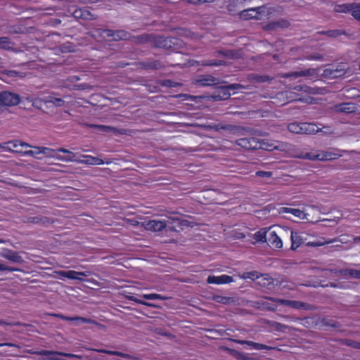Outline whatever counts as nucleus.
<instances>
[{
    "instance_id": "f257e3e1",
    "label": "nucleus",
    "mask_w": 360,
    "mask_h": 360,
    "mask_svg": "<svg viewBox=\"0 0 360 360\" xmlns=\"http://www.w3.org/2000/svg\"><path fill=\"white\" fill-rule=\"evenodd\" d=\"M285 236V229L279 226H271L263 228L253 235L254 241L252 244L257 243H265L269 247L283 248V240L281 238Z\"/></svg>"
},
{
    "instance_id": "f03ea898",
    "label": "nucleus",
    "mask_w": 360,
    "mask_h": 360,
    "mask_svg": "<svg viewBox=\"0 0 360 360\" xmlns=\"http://www.w3.org/2000/svg\"><path fill=\"white\" fill-rule=\"evenodd\" d=\"M285 236L290 237L291 247L299 248L300 246L319 247L329 244L330 240L326 238L315 236L306 231H294L290 229H285Z\"/></svg>"
},
{
    "instance_id": "7ed1b4c3",
    "label": "nucleus",
    "mask_w": 360,
    "mask_h": 360,
    "mask_svg": "<svg viewBox=\"0 0 360 360\" xmlns=\"http://www.w3.org/2000/svg\"><path fill=\"white\" fill-rule=\"evenodd\" d=\"M152 46L175 51L182 47V41L176 37L154 34Z\"/></svg>"
},
{
    "instance_id": "20e7f679",
    "label": "nucleus",
    "mask_w": 360,
    "mask_h": 360,
    "mask_svg": "<svg viewBox=\"0 0 360 360\" xmlns=\"http://www.w3.org/2000/svg\"><path fill=\"white\" fill-rule=\"evenodd\" d=\"M20 101L18 94L7 91L0 93V106H14L18 105Z\"/></svg>"
},
{
    "instance_id": "39448f33",
    "label": "nucleus",
    "mask_w": 360,
    "mask_h": 360,
    "mask_svg": "<svg viewBox=\"0 0 360 360\" xmlns=\"http://www.w3.org/2000/svg\"><path fill=\"white\" fill-rule=\"evenodd\" d=\"M224 83H221L214 86L213 93L208 96L210 100L214 101H223L229 98L231 96L230 92H228L226 85H223Z\"/></svg>"
},
{
    "instance_id": "423d86ee",
    "label": "nucleus",
    "mask_w": 360,
    "mask_h": 360,
    "mask_svg": "<svg viewBox=\"0 0 360 360\" xmlns=\"http://www.w3.org/2000/svg\"><path fill=\"white\" fill-rule=\"evenodd\" d=\"M141 226L147 231L158 233L167 229V224L166 221L152 219L142 222Z\"/></svg>"
},
{
    "instance_id": "0eeeda50",
    "label": "nucleus",
    "mask_w": 360,
    "mask_h": 360,
    "mask_svg": "<svg viewBox=\"0 0 360 360\" xmlns=\"http://www.w3.org/2000/svg\"><path fill=\"white\" fill-rule=\"evenodd\" d=\"M207 128L214 130L215 131L225 130L230 131L232 134H242V132L245 130L244 127L240 126L224 124H210Z\"/></svg>"
},
{
    "instance_id": "6e6552de",
    "label": "nucleus",
    "mask_w": 360,
    "mask_h": 360,
    "mask_svg": "<svg viewBox=\"0 0 360 360\" xmlns=\"http://www.w3.org/2000/svg\"><path fill=\"white\" fill-rule=\"evenodd\" d=\"M347 72V68L345 65H339L336 68H328L323 70V75L325 77L335 79L345 75Z\"/></svg>"
},
{
    "instance_id": "1a4fd4ad",
    "label": "nucleus",
    "mask_w": 360,
    "mask_h": 360,
    "mask_svg": "<svg viewBox=\"0 0 360 360\" xmlns=\"http://www.w3.org/2000/svg\"><path fill=\"white\" fill-rule=\"evenodd\" d=\"M268 299L278 304L288 306V307H290L293 309H301L306 308L305 307L306 303L300 302V301L289 300L275 298V297H269Z\"/></svg>"
},
{
    "instance_id": "9d476101",
    "label": "nucleus",
    "mask_w": 360,
    "mask_h": 360,
    "mask_svg": "<svg viewBox=\"0 0 360 360\" xmlns=\"http://www.w3.org/2000/svg\"><path fill=\"white\" fill-rule=\"evenodd\" d=\"M300 158H302L304 159L312 160H319L324 161V160H331L337 159L338 155L335 153H332L330 152H325V153H322L321 154H317V155H313L310 153H307L304 155L300 156Z\"/></svg>"
},
{
    "instance_id": "9b49d317",
    "label": "nucleus",
    "mask_w": 360,
    "mask_h": 360,
    "mask_svg": "<svg viewBox=\"0 0 360 360\" xmlns=\"http://www.w3.org/2000/svg\"><path fill=\"white\" fill-rule=\"evenodd\" d=\"M237 144L246 150H255L261 148L255 138H243L237 141Z\"/></svg>"
},
{
    "instance_id": "f8f14e48",
    "label": "nucleus",
    "mask_w": 360,
    "mask_h": 360,
    "mask_svg": "<svg viewBox=\"0 0 360 360\" xmlns=\"http://www.w3.org/2000/svg\"><path fill=\"white\" fill-rule=\"evenodd\" d=\"M58 275L69 279L72 280H78L80 281H83L84 279L80 277V276L87 277L90 275L89 271H76L73 270H69V271H60L58 272Z\"/></svg>"
},
{
    "instance_id": "ddd939ff",
    "label": "nucleus",
    "mask_w": 360,
    "mask_h": 360,
    "mask_svg": "<svg viewBox=\"0 0 360 360\" xmlns=\"http://www.w3.org/2000/svg\"><path fill=\"white\" fill-rule=\"evenodd\" d=\"M140 68L149 70H160L165 67V65L160 60L148 59L146 61H141L139 63Z\"/></svg>"
},
{
    "instance_id": "4468645a",
    "label": "nucleus",
    "mask_w": 360,
    "mask_h": 360,
    "mask_svg": "<svg viewBox=\"0 0 360 360\" xmlns=\"http://www.w3.org/2000/svg\"><path fill=\"white\" fill-rule=\"evenodd\" d=\"M0 255L13 263L22 264L24 262L19 252L10 249H4V252H1Z\"/></svg>"
},
{
    "instance_id": "2eb2a0df",
    "label": "nucleus",
    "mask_w": 360,
    "mask_h": 360,
    "mask_svg": "<svg viewBox=\"0 0 360 360\" xmlns=\"http://www.w3.org/2000/svg\"><path fill=\"white\" fill-rule=\"evenodd\" d=\"M221 83H226V82H220L218 78L212 75H204L197 80V84L202 86H212L219 84Z\"/></svg>"
},
{
    "instance_id": "dca6fc26",
    "label": "nucleus",
    "mask_w": 360,
    "mask_h": 360,
    "mask_svg": "<svg viewBox=\"0 0 360 360\" xmlns=\"http://www.w3.org/2000/svg\"><path fill=\"white\" fill-rule=\"evenodd\" d=\"M237 343L244 345H248L250 346L252 348L257 349V350H262V349H266V350H275L276 349V347L269 346L266 345L262 343L255 342L250 340H238L236 341Z\"/></svg>"
},
{
    "instance_id": "f3484780",
    "label": "nucleus",
    "mask_w": 360,
    "mask_h": 360,
    "mask_svg": "<svg viewBox=\"0 0 360 360\" xmlns=\"http://www.w3.org/2000/svg\"><path fill=\"white\" fill-rule=\"evenodd\" d=\"M330 271L335 274H338L345 277L360 279V270L354 269H342L340 270L331 269Z\"/></svg>"
},
{
    "instance_id": "a211bd4d",
    "label": "nucleus",
    "mask_w": 360,
    "mask_h": 360,
    "mask_svg": "<svg viewBox=\"0 0 360 360\" xmlns=\"http://www.w3.org/2000/svg\"><path fill=\"white\" fill-rule=\"evenodd\" d=\"M334 109L336 112H344L347 114L356 112L357 110L356 105L354 103H342L335 105Z\"/></svg>"
},
{
    "instance_id": "6ab92c4d",
    "label": "nucleus",
    "mask_w": 360,
    "mask_h": 360,
    "mask_svg": "<svg viewBox=\"0 0 360 360\" xmlns=\"http://www.w3.org/2000/svg\"><path fill=\"white\" fill-rule=\"evenodd\" d=\"M232 281L233 278L226 274H223L221 276H210L207 278V283L211 284H226Z\"/></svg>"
},
{
    "instance_id": "aec40b11",
    "label": "nucleus",
    "mask_w": 360,
    "mask_h": 360,
    "mask_svg": "<svg viewBox=\"0 0 360 360\" xmlns=\"http://www.w3.org/2000/svg\"><path fill=\"white\" fill-rule=\"evenodd\" d=\"M153 34H143L138 36H134L131 34V41L136 45L144 44L147 43H150L152 45L153 41Z\"/></svg>"
},
{
    "instance_id": "412c9836",
    "label": "nucleus",
    "mask_w": 360,
    "mask_h": 360,
    "mask_svg": "<svg viewBox=\"0 0 360 360\" xmlns=\"http://www.w3.org/2000/svg\"><path fill=\"white\" fill-rule=\"evenodd\" d=\"M60 318L65 321H75L77 324L81 323H91L97 324V322L91 319L81 317V316H67L64 315H59Z\"/></svg>"
},
{
    "instance_id": "4be33fe9",
    "label": "nucleus",
    "mask_w": 360,
    "mask_h": 360,
    "mask_svg": "<svg viewBox=\"0 0 360 360\" xmlns=\"http://www.w3.org/2000/svg\"><path fill=\"white\" fill-rule=\"evenodd\" d=\"M279 213L280 214L290 213L298 219H307V217H306L307 214L304 212V211L299 210V209L289 208V207H281Z\"/></svg>"
},
{
    "instance_id": "5701e85b",
    "label": "nucleus",
    "mask_w": 360,
    "mask_h": 360,
    "mask_svg": "<svg viewBox=\"0 0 360 360\" xmlns=\"http://www.w3.org/2000/svg\"><path fill=\"white\" fill-rule=\"evenodd\" d=\"M56 151L68 154L65 156H62V155H57L56 156V159H58L59 160H61V161H65V162L75 161V154L73 153L72 152L70 151L69 150L65 149L64 148H59Z\"/></svg>"
},
{
    "instance_id": "b1692460",
    "label": "nucleus",
    "mask_w": 360,
    "mask_h": 360,
    "mask_svg": "<svg viewBox=\"0 0 360 360\" xmlns=\"http://www.w3.org/2000/svg\"><path fill=\"white\" fill-rule=\"evenodd\" d=\"M91 127L96 128L99 129L101 131L105 132H114L115 134H126L127 130L124 129H117L110 126H105V125H96L93 124L91 125Z\"/></svg>"
},
{
    "instance_id": "393cba45",
    "label": "nucleus",
    "mask_w": 360,
    "mask_h": 360,
    "mask_svg": "<svg viewBox=\"0 0 360 360\" xmlns=\"http://www.w3.org/2000/svg\"><path fill=\"white\" fill-rule=\"evenodd\" d=\"M258 283L268 289H271L274 284V279L269 274H260Z\"/></svg>"
},
{
    "instance_id": "a878e982",
    "label": "nucleus",
    "mask_w": 360,
    "mask_h": 360,
    "mask_svg": "<svg viewBox=\"0 0 360 360\" xmlns=\"http://www.w3.org/2000/svg\"><path fill=\"white\" fill-rule=\"evenodd\" d=\"M82 157L84 158V160H78V162L80 163L91 165H101L104 164V161L97 157H93L91 155H83Z\"/></svg>"
},
{
    "instance_id": "bb28decb",
    "label": "nucleus",
    "mask_w": 360,
    "mask_h": 360,
    "mask_svg": "<svg viewBox=\"0 0 360 360\" xmlns=\"http://www.w3.org/2000/svg\"><path fill=\"white\" fill-rule=\"evenodd\" d=\"M37 354H38L39 355H41V356L60 355V356H63L65 357H69V358L77 357V355L70 354V353L56 352V351H51V350H46V349H42V350L37 352Z\"/></svg>"
},
{
    "instance_id": "cd10ccee",
    "label": "nucleus",
    "mask_w": 360,
    "mask_h": 360,
    "mask_svg": "<svg viewBox=\"0 0 360 360\" xmlns=\"http://www.w3.org/2000/svg\"><path fill=\"white\" fill-rule=\"evenodd\" d=\"M131 34L124 30H117L115 34V41H131Z\"/></svg>"
},
{
    "instance_id": "c85d7f7f",
    "label": "nucleus",
    "mask_w": 360,
    "mask_h": 360,
    "mask_svg": "<svg viewBox=\"0 0 360 360\" xmlns=\"http://www.w3.org/2000/svg\"><path fill=\"white\" fill-rule=\"evenodd\" d=\"M216 54L218 56H223L228 59L237 58H238V53L234 50L223 49L216 51Z\"/></svg>"
},
{
    "instance_id": "c756f323",
    "label": "nucleus",
    "mask_w": 360,
    "mask_h": 360,
    "mask_svg": "<svg viewBox=\"0 0 360 360\" xmlns=\"http://www.w3.org/2000/svg\"><path fill=\"white\" fill-rule=\"evenodd\" d=\"M45 103H52L56 107H62L65 101L60 98H56L53 94L49 95L44 98Z\"/></svg>"
},
{
    "instance_id": "7c9ffc66",
    "label": "nucleus",
    "mask_w": 360,
    "mask_h": 360,
    "mask_svg": "<svg viewBox=\"0 0 360 360\" xmlns=\"http://www.w3.org/2000/svg\"><path fill=\"white\" fill-rule=\"evenodd\" d=\"M2 75L7 78H23L26 74L17 70H4Z\"/></svg>"
},
{
    "instance_id": "2f4dec72",
    "label": "nucleus",
    "mask_w": 360,
    "mask_h": 360,
    "mask_svg": "<svg viewBox=\"0 0 360 360\" xmlns=\"http://www.w3.org/2000/svg\"><path fill=\"white\" fill-rule=\"evenodd\" d=\"M356 4H345L335 6V11L338 13H353Z\"/></svg>"
},
{
    "instance_id": "473e14b6",
    "label": "nucleus",
    "mask_w": 360,
    "mask_h": 360,
    "mask_svg": "<svg viewBox=\"0 0 360 360\" xmlns=\"http://www.w3.org/2000/svg\"><path fill=\"white\" fill-rule=\"evenodd\" d=\"M303 126L305 127V134H315L321 131V128H319L314 123L304 122Z\"/></svg>"
},
{
    "instance_id": "72a5a7b5",
    "label": "nucleus",
    "mask_w": 360,
    "mask_h": 360,
    "mask_svg": "<svg viewBox=\"0 0 360 360\" xmlns=\"http://www.w3.org/2000/svg\"><path fill=\"white\" fill-rule=\"evenodd\" d=\"M249 78L257 83H264L272 80V78L268 75H259L256 74L250 75Z\"/></svg>"
},
{
    "instance_id": "f704fd0d",
    "label": "nucleus",
    "mask_w": 360,
    "mask_h": 360,
    "mask_svg": "<svg viewBox=\"0 0 360 360\" xmlns=\"http://www.w3.org/2000/svg\"><path fill=\"white\" fill-rule=\"evenodd\" d=\"M319 34H325L331 38H337L342 34H345L346 33L344 30H331L327 31H321L319 32Z\"/></svg>"
},
{
    "instance_id": "c9c22d12",
    "label": "nucleus",
    "mask_w": 360,
    "mask_h": 360,
    "mask_svg": "<svg viewBox=\"0 0 360 360\" xmlns=\"http://www.w3.org/2000/svg\"><path fill=\"white\" fill-rule=\"evenodd\" d=\"M49 219L45 217L36 216L27 218V222L32 224H45L49 223Z\"/></svg>"
},
{
    "instance_id": "e433bc0d",
    "label": "nucleus",
    "mask_w": 360,
    "mask_h": 360,
    "mask_svg": "<svg viewBox=\"0 0 360 360\" xmlns=\"http://www.w3.org/2000/svg\"><path fill=\"white\" fill-rule=\"evenodd\" d=\"M268 325L278 332H285L288 326L276 321H268Z\"/></svg>"
},
{
    "instance_id": "4c0bfd02",
    "label": "nucleus",
    "mask_w": 360,
    "mask_h": 360,
    "mask_svg": "<svg viewBox=\"0 0 360 360\" xmlns=\"http://www.w3.org/2000/svg\"><path fill=\"white\" fill-rule=\"evenodd\" d=\"M97 351L100 353H104V354H110V355H115V356H118L126 358V359L131 358V356L129 354L123 353L121 352H118V351H112V350H107V349H99Z\"/></svg>"
},
{
    "instance_id": "58836bf2",
    "label": "nucleus",
    "mask_w": 360,
    "mask_h": 360,
    "mask_svg": "<svg viewBox=\"0 0 360 360\" xmlns=\"http://www.w3.org/2000/svg\"><path fill=\"white\" fill-rule=\"evenodd\" d=\"M259 8H260L259 7V8H250V9L243 10L240 13V18H243L245 20L252 18L255 16L252 15V13H257L256 10L257 9H259Z\"/></svg>"
},
{
    "instance_id": "ea45409f",
    "label": "nucleus",
    "mask_w": 360,
    "mask_h": 360,
    "mask_svg": "<svg viewBox=\"0 0 360 360\" xmlns=\"http://www.w3.org/2000/svg\"><path fill=\"white\" fill-rule=\"evenodd\" d=\"M141 296L146 300H167L166 297H165L160 294H157V293L143 294Z\"/></svg>"
},
{
    "instance_id": "a19ab883",
    "label": "nucleus",
    "mask_w": 360,
    "mask_h": 360,
    "mask_svg": "<svg viewBox=\"0 0 360 360\" xmlns=\"http://www.w3.org/2000/svg\"><path fill=\"white\" fill-rule=\"evenodd\" d=\"M260 274H261L257 271H248L243 273V278L244 279H251L252 281H255L259 278Z\"/></svg>"
},
{
    "instance_id": "79ce46f5",
    "label": "nucleus",
    "mask_w": 360,
    "mask_h": 360,
    "mask_svg": "<svg viewBox=\"0 0 360 360\" xmlns=\"http://www.w3.org/2000/svg\"><path fill=\"white\" fill-rule=\"evenodd\" d=\"M323 91L324 89L323 88L311 87L309 86H307V89H305V93L312 95L323 94Z\"/></svg>"
},
{
    "instance_id": "37998d69",
    "label": "nucleus",
    "mask_w": 360,
    "mask_h": 360,
    "mask_svg": "<svg viewBox=\"0 0 360 360\" xmlns=\"http://www.w3.org/2000/svg\"><path fill=\"white\" fill-rule=\"evenodd\" d=\"M288 129L290 132L299 134L300 131V122H292L288 125Z\"/></svg>"
},
{
    "instance_id": "c03bdc74",
    "label": "nucleus",
    "mask_w": 360,
    "mask_h": 360,
    "mask_svg": "<svg viewBox=\"0 0 360 360\" xmlns=\"http://www.w3.org/2000/svg\"><path fill=\"white\" fill-rule=\"evenodd\" d=\"M41 148V154H44L47 157L56 158L57 154H56V150L51 148H49L46 147H40Z\"/></svg>"
},
{
    "instance_id": "a18cd8bd",
    "label": "nucleus",
    "mask_w": 360,
    "mask_h": 360,
    "mask_svg": "<svg viewBox=\"0 0 360 360\" xmlns=\"http://www.w3.org/2000/svg\"><path fill=\"white\" fill-rule=\"evenodd\" d=\"M34 150H26L24 153L25 155H30L34 158H37L38 159H41L40 158L37 157L38 155L41 154V148L40 147H34Z\"/></svg>"
},
{
    "instance_id": "49530a36",
    "label": "nucleus",
    "mask_w": 360,
    "mask_h": 360,
    "mask_svg": "<svg viewBox=\"0 0 360 360\" xmlns=\"http://www.w3.org/2000/svg\"><path fill=\"white\" fill-rule=\"evenodd\" d=\"M214 300L219 303L228 304H230L231 301H233V298L226 296H217L214 298Z\"/></svg>"
},
{
    "instance_id": "de8ad7c7",
    "label": "nucleus",
    "mask_w": 360,
    "mask_h": 360,
    "mask_svg": "<svg viewBox=\"0 0 360 360\" xmlns=\"http://www.w3.org/2000/svg\"><path fill=\"white\" fill-rule=\"evenodd\" d=\"M344 344L347 346L351 347L354 349H360V342L349 339H345L343 341Z\"/></svg>"
},
{
    "instance_id": "09e8293b",
    "label": "nucleus",
    "mask_w": 360,
    "mask_h": 360,
    "mask_svg": "<svg viewBox=\"0 0 360 360\" xmlns=\"http://www.w3.org/2000/svg\"><path fill=\"white\" fill-rule=\"evenodd\" d=\"M322 322L325 326H328L334 328H338L340 326V324L337 321L332 319H323Z\"/></svg>"
},
{
    "instance_id": "8fccbe9b",
    "label": "nucleus",
    "mask_w": 360,
    "mask_h": 360,
    "mask_svg": "<svg viewBox=\"0 0 360 360\" xmlns=\"http://www.w3.org/2000/svg\"><path fill=\"white\" fill-rule=\"evenodd\" d=\"M10 44V39L8 37H0V49L8 50L10 48L7 46Z\"/></svg>"
},
{
    "instance_id": "3c124183",
    "label": "nucleus",
    "mask_w": 360,
    "mask_h": 360,
    "mask_svg": "<svg viewBox=\"0 0 360 360\" xmlns=\"http://www.w3.org/2000/svg\"><path fill=\"white\" fill-rule=\"evenodd\" d=\"M302 77H311L318 75V70L315 68H309L302 70Z\"/></svg>"
},
{
    "instance_id": "603ef678",
    "label": "nucleus",
    "mask_w": 360,
    "mask_h": 360,
    "mask_svg": "<svg viewBox=\"0 0 360 360\" xmlns=\"http://www.w3.org/2000/svg\"><path fill=\"white\" fill-rule=\"evenodd\" d=\"M160 84L166 87H176L181 84L170 79H165L161 82Z\"/></svg>"
},
{
    "instance_id": "864d4df0",
    "label": "nucleus",
    "mask_w": 360,
    "mask_h": 360,
    "mask_svg": "<svg viewBox=\"0 0 360 360\" xmlns=\"http://www.w3.org/2000/svg\"><path fill=\"white\" fill-rule=\"evenodd\" d=\"M347 238H349L348 236L342 235L338 238H333V239H328V238H326V240L331 241L329 243H333L340 242V243L343 244V243H346L348 242V240H347Z\"/></svg>"
},
{
    "instance_id": "5fc2aeb1",
    "label": "nucleus",
    "mask_w": 360,
    "mask_h": 360,
    "mask_svg": "<svg viewBox=\"0 0 360 360\" xmlns=\"http://www.w3.org/2000/svg\"><path fill=\"white\" fill-rule=\"evenodd\" d=\"M300 77H302V70L301 71H295L291 72L289 73L283 74L281 77L283 78H288V77H293V78H297Z\"/></svg>"
},
{
    "instance_id": "6e6d98bb",
    "label": "nucleus",
    "mask_w": 360,
    "mask_h": 360,
    "mask_svg": "<svg viewBox=\"0 0 360 360\" xmlns=\"http://www.w3.org/2000/svg\"><path fill=\"white\" fill-rule=\"evenodd\" d=\"M276 26L278 28H287L290 26V23L289 21L285 19H280L278 20L275 21Z\"/></svg>"
},
{
    "instance_id": "4d7b16f0",
    "label": "nucleus",
    "mask_w": 360,
    "mask_h": 360,
    "mask_svg": "<svg viewBox=\"0 0 360 360\" xmlns=\"http://www.w3.org/2000/svg\"><path fill=\"white\" fill-rule=\"evenodd\" d=\"M196 224L193 222V221H190L188 220H186V219H180V221L179 222V226H181V227H184V226H186V227H193Z\"/></svg>"
},
{
    "instance_id": "13d9d810",
    "label": "nucleus",
    "mask_w": 360,
    "mask_h": 360,
    "mask_svg": "<svg viewBox=\"0 0 360 360\" xmlns=\"http://www.w3.org/2000/svg\"><path fill=\"white\" fill-rule=\"evenodd\" d=\"M9 143L13 144V146L14 148H18L19 146H22V147H29V148L32 147L30 144H28L25 142L21 141L20 140L13 141L9 142Z\"/></svg>"
},
{
    "instance_id": "bf43d9fd",
    "label": "nucleus",
    "mask_w": 360,
    "mask_h": 360,
    "mask_svg": "<svg viewBox=\"0 0 360 360\" xmlns=\"http://www.w3.org/2000/svg\"><path fill=\"white\" fill-rule=\"evenodd\" d=\"M102 32L105 33L106 36L108 37L112 38V39H111L112 41H114V39H115L116 30H110V29H104V30H102Z\"/></svg>"
},
{
    "instance_id": "052dcab7",
    "label": "nucleus",
    "mask_w": 360,
    "mask_h": 360,
    "mask_svg": "<svg viewBox=\"0 0 360 360\" xmlns=\"http://www.w3.org/2000/svg\"><path fill=\"white\" fill-rule=\"evenodd\" d=\"M224 64L225 62L221 60H210L206 63L207 65L210 66H219Z\"/></svg>"
},
{
    "instance_id": "680f3d73",
    "label": "nucleus",
    "mask_w": 360,
    "mask_h": 360,
    "mask_svg": "<svg viewBox=\"0 0 360 360\" xmlns=\"http://www.w3.org/2000/svg\"><path fill=\"white\" fill-rule=\"evenodd\" d=\"M356 20L360 21V4H356L352 15Z\"/></svg>"
},
{
    "instance_id": "e2e57ef3",
    "label": "nucleus",
    "mask_w": 360,
    "mask_h": 360,
    "mask_svg": "<svg viewBox=\"0 0 360 360\" xmlns=\"http://www.w3.org/2000/svg\"><path fill=\"white\" fill-rule=\"evenodd\" d=\"M264 29L265 30L271 31V30H277L278 27L276 26V22L275 21H272V22H269V23L265 25L264 26Z\"/></svg>"
},
{
    "instance_id": "0e129e2a",
    "label": "nucleus",
    "mask_w": 360,
    "mask_h": 360,
    "mask_svg": "<svg viewBox=\"0 0 360 360\" xmlns=\"http://www.w3.org/2000/svg\"><path fill=\"white\" fill-rule=\"evenodd\" d=\"M0 271H7L13 272V271H19V269L0 264Z\"/></svg>"
},
{
    "instance_id": "69168bd1",
    "label": "nucleus",
    "mask_w": 360,
    "mask_h": 360,
    "mask_svg": "<svg viewBox=\"0 0 360 360\" xmlns=\"http://www.w3.org/2000/svg\"><path fill=\"white\" fill-rule=\"evenodd\" d=\"M243 86L240 84H231L229 85H226V88L228 92H230L231 90H237L242 89Z\"/></svg>"
},
{
    "instance_id": "338daca9",
    "label": "nucleus",
    "mask_w": 360,
    "mask_h": 360,
    "mask_svg": "<svg viewBox=\"0 0 360 360\" xmlns=\"http://www.w3.org/2000/svg\"><path fill=\"white\" fill-rule=\"evenodd\" d=\"M130 300L138 303V304H142V305H146V306H148V307H152L153 306V304L151 303H149V302H146L142 300H140V299H138L136 297H130Z\"/></svg>"
},
{
    "instance_id": "774afa93",
    "label": "nucleus",
    "mask_w": 360,
    "mask_h": 360,
    "mask_svg": "<svg viewBox=\"0 0 360 360\" xmlns=\"http://www.w3.org/2000/svg\"><path fill=\"white\" fill-rule=\"evenodd\" d=\"M256 175L260 177L270 178L272 176L271 172L257 171Z\"/></svg>"
}]
</instances>
